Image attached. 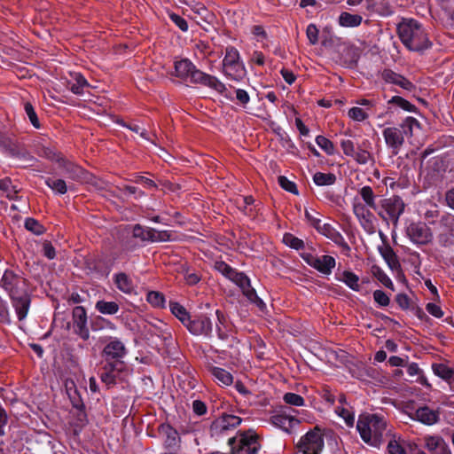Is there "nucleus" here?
Returning <instances> with one entry per match:
<instances>
[{
    "label": "nucleus",
    "instance_id": "obj_28",
    "mask_svg": "<svg viewBox=\"0 0 454 454\" xmlns=\"http://www.w3.org/2000/svg\"><path fill=\"white\" fill-rule=\"evenodd\" d=\"M380 254L392 270L401 268L398 257L389 245L380 247Z\"/></svg>",
    "mask_w": 454,
    "mask_h": 454
},
{
    "label": "nucleus",
    "instance_id": "obj_15",
    "mask_svg": "<svg viewBox=\"0 0 454 454\" xmlns=\"http://www.w3.org/2000/svg\"><path fill=\"white\" fill-rule=\"evenodd\" d=\"M189 79L192 83L201 84L216 91L219 88H222V82L217 77L204 73L198 69L196 66L193 67Z\"/></svg>",
    "mask_w": 454,
    "mask_h": 454
},
{
    "label": "nucleus",
    "instance_id": "obj_17",
    "mask_svg": "<svg viewBox=\"0 0 454 454\" xmlns=\"http://www.w3.org/2000/svg\"><path fill=\"white\" fill-rule=\"evenodd\" d=\"M9 296L18 319L20 321L24 320L27 317L30 308V296L27 294H23L20 296H16L14 294H10Z\"/></svg>",
    "mask_w": 454,
    "mask_h": 454
},
{
    "label": "nucleus",
    "instance_id": "obj_25",
    "mask_svg": "<svg viewBox=\"0 0 454 454\" xmlns=\"http://www.w3.org/2000/svg\"><path fill=\"white\" fill-rule=\"evenodd\" d=\"M195 65L188 59L175 62V75L182 80H187Z\"/></svg>",
    "mask_w": 454,
    "mask_h": 454
},
{
    "label": "nucleus",
    "instance_id": "obj_32",
    "mask_svg": "<svg viewBox=\"0 0 454 454\" xmlns=\"http://www.w3.org/2000/svg\"><path fill=\"white\" fill-rule=\"evenodd\" d=\"M67 396L72 403L73 408H74L78 411L77 416L79 420L82 421V419L86 417V412L85 404L83 403L81 391H73L72 394L69 393V395Z\"/></svg>",
    "mask_w": 454,
    "mask_h": 454
},
{
    "label": "nucleus",
    "instance_id": "obj_9",
    "mask_svg": "<svg viewBox=\"0 0 454 454\" xmlns=\"http://www.w3.org/2000/svg\"><path fill=\"white\" fill-rule=\"evenodd\" d=\"M73 331L82 340L90 339L87 311L83 306L77 305L72 311Z\"/></svg>",
    "mask_w": 454,
    "mask_h": 454
},
{
    "label": "nucleus",
    "instance_id": "obj_33",
    "mask_svg": "<svg viewBox=\"0 0 454 454\" xmlns=\"http://www.w3.org/2000/svg\"><path fill=\"white\" fill-rule=\"evenodd\" d=\"M215 315L217 317V322L215 324L217 336L220 340H226L229 338V333H228V330H227V325H226V322H227L226 316L220 309L215 310Z\"/></svg>",
    "mask_w": 454,
    "mask_h": 454
},
{
    "label": "nucleus",
    "instance_id": "obj_23",
    "mask_svg": "<svg viewBox=\"0 0 454 454\" xmlns=\"http://www.w3.org/2000/svg\"><path fill=\"white\" fill-rule=\"evenodd\" d=\"M356 426H387L384 417L378 413L362 412Z\"/></svg>",
    "mask_w": 454,
    "mask_h": 454
},
{
    "label": "nucleus",
    "instance_id": "obj_24",
    "mask_svg": "<svg viewBox=\"0 0 454 454\" xmlns=\"http://www.w3.org/2000/svg\"><path fill=\"white\" fill-rule=\"evenodd\" d=\"M365 207H369L376 212L378 210L379 203L376 202L378 196L375 194L373 189L369 185H364L358 191Z\"/></svg>",
    "mask_w": 454,
    "mask_h": 454
},
{
    "label": "nucleus",
    "instance_id": "obj_61",
    "mask_svg": "<svg viewBox=\"0 0 454 454\" xmlns=\"http://www.w3.org/2000/svg\"><path fill=\"white\" fill-rule=\"evenodd\" d=\"M352 158L359 164H367L372 160L371 153L365 150L358 148V150L355 152V155Z\"/></svg>",
    "mask_w": 454,
    "mask_h": 454
},
{
    "label": "nucleus",
    "instance_id": "obj_50",
    "mask_svg": "<svg viewBox=\"0 0 454 454\" xmlns=\"http://www.w3.org/2000/svg\"><path fill=\"white\" fill-rule=\"evenodd\" d=\"M24 111L26 114L27 115L30 123L33 125L35 129L41 128V123L38 119L37 114L35 113V110L33 106V105L30 102H25L24 103Z\"/></svg>",
    "mask_w": 454,
    "mask_h": 454
},
{
    "label": "nucleus",
    "instance_id": "obj_10",
    "mask_svg": "<svg viewBox=\"0 0 454 454\" xmlns=\"http://www.w3.org/2000/svg\"><path fill=\"white\" fill-rule=\"evenodd\" d=\"M114 265V261L106 256L90 257L85 261V269L97 278H106Z\"/></svg>",
    "mask_w": 454,
    "mask_h": 454
},
{
    "label": "nucleus",
    "instance_id": "obj_30",
    "mask_svg": "<svg viewBox=\"0 0 454 454\" xmlns=\"http://www.w3.org/2000/svg\"><path fill=\"white\" fill-rule=\"evenodd\" d=\"M154 232V228L145 227L139 223L135 224L132 229L133 238L138 239L143 242H152Z\"/></svg>",
    "mask_w": 454,
    "mask_h": 454
},
{
    "label": "nucleus",
    "instance_id": "obj_8",
    "mask_svg": "<svg viewBox=\"0 0 454 454\" xmlns=\"http://www.w3.org/2000/svg\"><path fill=\"white\" fill-rule=\"evenodd\" d=\"M301 257L308 265L323 275H330L336 266V260L331 255L317 256L310 253H302Z\"/></svg>",
    "mask_w": 454,
    "mask_h": 454
},
{
    "label": "nucleus",
    "instance_id": "obj_26",
    "mask_svg": "<svg viewBox=\"0 0 454 454\" xmlns=\"http://www.w3.org/2000/svg\"><path fill=\"white\" fill-rule=\"evenodd\" d=\"M255 200L253 196H243L241 201L237 200V207L247 216H255L256 206L254 205Z\"/></svg>",
    "mask_w": 454,
    "mask_h": 454
},
{
    "label": "nucleus",
    "instance_id": "obj_22",
    "mask_svg": "<svg viewBox=\"0 0 454 454\" xmlns=\"http://www.w3.org/2000/svg\"><path fill=\"white\" fill-rule=\"evenodd\" d=\"M432 371L434 375L447 381L450 387L452 388V384H454V370L452 368L442 363H434Z\"/></svg>",
    "mask_w": 454,
    "mask_h": 454
},
{
    "label": "nucleus",
    "instance_id": "obj_44",
    "mask_svg": "<svg viewBox=\"0 0 454 454\" xmlns=\"http://www.w3.org/2000/svg\"><path fill=\"white\" fill-rule=\"evenodd\" d=\"M241 422L242 419L240 417L223 412L220 419L214 421L211 426H239Z\"/></svg>",
    "mask_w": 454,
    "mask_h": 454
},
{
    "label": "nucleus",
    "instance_id": "obj_35",
    "mask_svg": "<svg viewBox=\"0 0 454 454\" xmlns=\"http://www.w3.org/2000/svg\"><path fill=\"white\" fill-rule=\"evenodd\" d=\"M339 281L343 282L351 290L360 291L359 277L350 270H344L340 278H336Z\"/></svg>",
    "mask_w": 454,
    "mask_h": 454
},
{
    "label": "nucleus",
    "instance_id": "obj_47",
    "mask_svg": "<svg viewBox=\"0 0 454 454\" xmlns=\"http://www.w3.org/2000/svg\"><path fill=\"white\" fill-rule=\"evenodd\" d=\"M372 273L374 277L387 288L395 291V286L390 278L380 267H374Z\"/></svg>",
    "mask_w": 454,
    "mask_h": 454
},
{
    "label": "nucleus",
    "instance_id": "obj_11",
    "mask_svg": "<svg viewBox=\"0 0 454 454\" xmlns=\"http://www.w3.org/2000/svg\"><path fill=\"white\" fill-rule=\"evenodd\" d=\"M406 234L417 245H427L433 239L430 228L423 222L411 223L406 228Z\"/></svg>",
    "mask_w": 454,
    "mask_h": 454
},
{
    "label": "nucleus",
    "instance_id": "obj_13",
    "mask_svg": "<svg viewBox=\"0 0 454 454\" xmlns=\"http://www.w3.org/2000/svg\"><path fill=\"white\" fill-rule=\"evenodd\" d=\"M230 89H232L233 92L229 90L223 82H222V88H219L217 92L229 101L236 104L243 109H247V106L250 102V96L248 92L246 90L235 88L231 85H230Z\"/></svg>",
    "mask_w": 454,
    "mask_h": 454
},
{
    "label": "nucleus",
    "instance_id": "obj_3",
    "mask_svg": "<svg viewBox=\"0 0 454 454\" xmlns=\"http://www.w3.org/2000/svg\"><path fill=\"white\" fill-rule=\"evenodd\" d=\"M404 208L405 203L403 199L400 196L393 195L390 198L380 200L376 213L387 225L391 223L396 227Z\"/></svg>",
    "mask_w": 454,
    "mask_h": 454
},
{
    "label": "nucleus",
    "instance_id": "obj_20",
    "mask_svg": "<svg viewBox=\"0 0 454 454\" xmlns=\"http://www.w3.org/2000/svg\"><path fill=\"white\" fill-rule=\"evenodd\" d=\"M381 78L386 82L400 86L408 91H411L415 89L414 84L410 80L391 69H384L381 73Z\"/></svg>",
    "mask_w": 454,
    "mask_h": 454
},
{
    "label": "nucleus",
    "instance_id": "obj_46",
    "mask_svg": "<svg viewBox=\"0 0 454 454\" xmlns=\"http://www.w3.org/2000/svg\"><path fill=\"white\" fill-rule=\"evenodd\" d=\"M24 226L26 230L32 232L35 235H42L45 232V228L35 218L27 217L25 219Z\"/></svg>",
    "mask_w": 454,
    "mask_h": 454
},
{
    "label": "nucleus",
    "instance_id": "obj_1",
    "mask_svg": "<svg viewBox=\"0 0 454 454\" xmlns=\"http://www.w3.org/2000/svg\"><path fill=\"white\" fill-rule=\"evenodd\" d=\"M402 43L411 51L422 52L432 47L424 26L415 19L403 18L396 27Z\"/></svg>",
    "mask_w": 454,
    "mask_h": 454
},
{
    "label": "nucleus",
    "instance_id": "obj_62",
    "mask_svg": "<svg viewBox=\"0 0 454 454\" xmlns=\"http://www.w3.org/2000/svg\"><path fill=\"white\" fill-rule=\"evenodd\" d=\"M395 301L399 308L403 310H408L411 308V300L410 297L403 293L395 295Z\"/></svg>",
    "mask_w": 454,
    "mask_h": 454
},
{
    "label": "nucleus",
    "instance_id": "obj_16",
    "mask_svg": "<svg viewBox=\"0 0 454 454\" xmlns=\"http://www.w3.org/2000/svg\"><path fill=\"white\" fill-rule=\"evenodd\" d=\"M382 135L387 145L392 150V153L396 155L404 143V136L402 130L395 127L386 128Z\"/></svg>",
    "mask_w": 454,
    "mask_h": 454
},
{
    "label": "nucleus",
    "instance_id": "obj_27",
    "mask_svg": "<svg viewBox=\"0 0 454 454\" xmlns=\"http://www.w3.org/2000/svg\"><path fill=\"white\" fill-rule=\"evenodd\" d=\"M90 84L86 78L80 73H76L74 75V81H68L67 87L75 95H82L84 88L89 87Z\"/></svg>",
    "mask_w": 454,
    "mask_h": 454
},
{
    "label": "nucleus",
    "instance_id": "obj_53",
    "mask_svg": "<svg viewBox=\"0 0 454 454\" xmlns=\"http://www.w3.org/2000/svg\"><path fill=\"white\" fill-rule=\"evenodd\" d=\"M335 412L339 417H340L344 419L347 426H354V422H355L354 411H351L348 409L342 407V406H337L335 408Z\"/></svg>",
    "mask_w": 454,
    "mask_h": 454
},
{
    "label": "nucleus",
    "instance_id": "obj_21",
    "mask_svg": "<svg viewBox=\"0 0 454 454\" xmlns=\"http://www.w3.org/2000/svg\"><path fill=\"white\" fill-rule=\"evenodd\" d=\"M114 282L117 289L126 294L135 293V286L132 279L125 272H118L114 275Z\"/></svg>",
    "mask_w": 454,
    "mask_h": 454
},
{
    "label": "nucleus",
    "instance_id": "obj_48",
    "mask_svg": "<svg viewBox=\"0 0 454 454\" xmlns=\"http://www.w3.org/2000/svg\"><path fill=\"white\" fill-rule=\"evenodd\" d=\"M316 143L327 155H333L335 153L333 143L325 137L318 135L316 137Z\"/></svg>",
    "mask_w": 454,
    "mask_h": 454
},
{
    "label": "nucleus",
    "instance_id": "obj_31",
    "mask_svg": "<svg viewBox=\"0 0 454 454\" xmlns=\"http://www.w3.org/2000/svg\"><path fill=\"white\" fill-rule=\"evenodd\" d=\"M159 430L166 437L165 445L167 448L172 449L179 444L180 436L176 427H159Z\"/></svg>",
    "mask_w": 454,
    "mask_h": 454
},
{
    "label": "nucleus",
    "instance_id": "obj_45",
    "mask_svg": "<svg viewBox=\"0 0 454 454\" xmlns=\"http://www.w3.org/2000/svg\"><path fill=\"white\" fill-rule=\"evenodd\" d=\"M439 225L444 232L454 237V215L451 214H444L441 216Z\"/></svg>",
    "mask_w": 454,
    "mask_h": 454
},
{
    "label": "nucleus",
    "instance_id": "obj_40",
    "mask_svg": "<svg viewBox=\"0 0 454 454\" xmlns=\"http://www.w3.org/2000/svg\"><path fill=\"white\" fill-rule=\"evenodd\" d=\"M17 279V275L12 270H5L1 281V286L10 294H14V286Z\"/></svg>",
    "mask_w": 454,
    "mask_h": 454
},
{
    "label": "nucleus",
    "instance_id": "obj_64",
    "mask_svg": "<svg viewBox=\"0 0 454 454\" xmlns=\"http://www.w3.org/2000/svg\"><path fill=\"white\" fill-rule=\"evenodd\" d=\"M318 29L316 25L309 24L306 29V35L309 41V43L315 45L318 42Z\"/></svg>",
    "mask_w": 454,
    "mask_h": 454
},
{
    "label": "nucleus",
    "instance_id": "obj_5",
    "mask_svg": "<svg viewBox=\"0 0 454 454\" xmlns=\"http://www.w3.org/2000/svg\"><path fill=\"white\" fill-rule=\"evenodd\" d=\"M305 218L308 223L314 227L318 233L324 235L327 239H331L337 246H339L343 251L348 253L350 251V247L348 242L345 240L342 234L337 231L333 225L330 223H322L321 220L316 216H314L310 211L305 209Z\"/></svg>",
    "mask_w": 454,
    "mask_h": 454
},
{
    "label": "nucleus",
    "instance_id": "obj_19",
    "mask_svg": "<svg viewBox=\"0 0 454 454\" xmlns=\"http://www.w3.org/2000/svg\"><path fill=\"white\" fill-rule=\"evenodd\" d=\"M440 412L438 409L434 410L427 405H424L417 409L412 419L424 425L433 426L438 422Z\"/></svg>",
    "mask_w": 454,
    "mask_h": 454
},
{
    "label": "nucleus",
    "instance_id": "obj_4",
    "mask_svg": "<svg viewBox=\"0 0 454 454\" xmlns=\"http://www.w3.org/2000/svg\"><path fill=\"white\" fill-rule=\"evenodd\" d=\"M332 430L313 427L302 436L296 447L303 454H319L324 448V437L331 436Z\"/></svg>",
    "mask_w": 454,
    "mask_h": 454
},
{
    "label": "nucleus",
    "instance_id": "obj_34",
    "mask_svg": "<svg viewBox=\"0 0 454 454\" xmlns=\"http://www.w3.org/2000/svg\"><path fill=\"white\" fill-rule=\"evenodd\" d=\"M363 18L359 14H352L347 12L340 13L339 24L345 27H356L362 23Z\"/></svg>",
    "mask_w": 454,
    "mask_h": 454
},
{
    "label": "nucleus",
    "instance_id": "obj_41",
    "mask_svg": "<svg viewBox=\"0 0 454 454\" xmlns=\"http://www.w3.org/2000/svg\"><path fill=\"white\" fill-rule=\"evenodd\" d=\"M146 301L156 309L165 308L166 299L162 293L158 291H149L146 294Z\"/></svg>",
    "mask_w": 454,
    "mask_h": 454
},
{
    "label": "nucleus",
    "instance_id": "obj_14",
    "mask_svg": "<svg viewBox=\"0 0 454 454\" xmlns=\"http://www.w3.org/2000/svg\"><path fill=\"white\" fill-rule=\"evenodd\" d=\"M353 213L357 218L362 228L369 234L375 232V216L371 208L365 207L362 203H354Z\"/></svg>",
    "mask_w": 454,
    "mask_h": 454
},
{
    "label": "nucleus",
    "instance_id": "obj_36",
    "mask_svg": "<svg viewBox=\"0 0 454 454\" xmlns=\"http://www.w3.org/2000/svg\"><path fill=\"white\" fill-rule=\"evenodd\" d=\"M44 184L58 195H64L68 190V186L64 179L46 177Z\"/></svg>",
    "mask_w": 454,
    "mask_h": 454
},
{
    "label": "nucleus",
    "instance_id": "obj_39",
    "mask_svg": "<svg viewBox=\"0 0 454 454\" xmlns=\"http://www.w3.org/2000/svg\"><path fill=\"white\" fill-rule=\"evenodd\" d=\"M211 374L222 385L230 386L233 383V376L223 368L213 366L210 369Z\"/></svg>",
    "mask_w": 454,
    "mask_h": 454
},
{
    "label": "nucleus",
    "instance_id": "obj_60",
    "mask_svg": "<svg viewBox=\"0 0 454 454\" xmlns=\"http://www.w3.org/2000/svg\"><path fill=\"white\" fill-rule=\"evenodd\" d=\"M169 20L179 27V29L183 32H187L189 29V25L187 20L181 17L180 15L175 13V12H169L168 13Z\"/></svg>",
    "mask_w": 454,
    "mask_h": 454
},
{
    "label": "nucleus",
    "instance_id": "obj_7",
    "mask_svg": "<svg viewBox=\"0 0 454 454\" xmlns=\"http://www.w3.org/2000/svg\"><path fill=\"white\" fill-rule=\"evenodd\" d=\"M128 354V349L119 338L108 337L102 349V360L113 362H124V358Z\"/></svg>",
    "mask_w": 454,
    "mask_h": 454
},
{
    "label": "nucleus",
    "instance_id": "obj_51",
    "mask_svg": "<svg viewBox=\"0 0 454 454\" xmlns=\"http://www.w3.org/2000/svg\"><path fill=\"white\" fill-rule=\"evenodd\" d=\"M278 183L279 186L285 191L294 195H297L299 193L296 184L289 180L286 176H279L278 177Z\"/></svg>",
    "mask_w": 454,
    "mask_h": 454
},
{
    "label": "nucleus",
    "instance_id": "obj_42",
    "mask_svg": "<svg viewBox=\"0 0 454 454\" xmlns=\"http://www.w3.org/2000/svg\"><path fill=\"white\" fill-rule=\"evenodd\" d=\"M313 181L318 186L332 185L336 182V176L333 173L317 172L313 176Z\"/></svg>",
    "mask_w": 454,
    "mask_h": 454
},
{
    "label": "nucleus",
    "instance_id": "obj_55",
    "mask_svg": "<svg viewBox=\"0 0 454 454\" xmlns=\"http://www.w3.org/2000/svg\"><path fill=\"white\" fill-rule=\"evenodd\" d=\"M283 400L286 403L297 407L303 406L305 403V400L301 395L292 392L286 393Z\"/></svg>",
    "mask_w": 454,
    "mask_h": 454
},
{
    "label": "nucleus",
    "instance_id": "obj_58",
    "mask_svg": "<svg viewBox=\"0 0 454 454\" xmlns=\"http://www.w3.org/2000/svg\"><path fill=\"white\" fill-rule=\"evenodd\" d=\"M373 300L379 307H387L390 303L389 296L382 290L377 289L373 292Z\"/></svg>",
    "mask_w": 454,
    "mask_h": 454
},
{
    "label": "nucleus",
    "instance_id": "obj_59",
    "mask_svg": "<svg viewBox=\"0 0 454 454\" xmlns=\"http://www.w3.org/2000/svg\"><path fill=\"white\" fill-rule=\"evenodd\" d=\"M215 268L217 271L222 273L229 280L236 270V269L232 268L231 265H229L223 261L216 262Z\"/></svg>",
    "mask_w": 454,
    "mask_h": 454
},
{
    "label": "nucleus",
    "instance_id": "obj_18",
    "mask_svg": "<svg viewBox=\"0 0 454 454\" xmlns=\"http://www.w3.org/2000/svg\"><path fill=\"white\" fill-rule=\"evenodd\" d=\"M361 438L367 444L379 447L383 442V427H356Z\"/></svg>",
    "mask_w": 454,
    "mask_h": 454
},
{
    "label": "nucleus",
    "instance_id": "obj_6",
    "mask_svg": "<svg viewBox=\"0 0 454 454\" xmlns=\"http://www.w3.org/2000/svg\"><path fill=\"white\" fill-rule=\"evenodd\" d=\"M184 327L194 336L212 337L213 323L207 314L192 315Z\"/></svg>",
    "mask_w": 454,
    "mask_h": 454
},
{
    "label": "nucleus",
    "instance_id": "obj_37",
    "mask_svg": "<svg viewBox=\"0 0 454 454\" xmlns=\"http://www.w3.org/2000/svg\"><path fill=\"white\" fill-rule=\"evenodd\" d=\"M169 309L171 313L180 320L184 326H185L192 316L187 309L176 301H170Z\"/></svg>",
    "mask_w": 454,
    "mask_h": 454
},
{
    "label": "nucleus",
    "instance_id": "obj_52",
    "mask_svg": "<svg viewBox=\"0 0 454 454\" xmlns=\"http://www.w3.org/2000/svg\"><path fill=\"white\" fill-rule=\"evenodd\" d=\"M415 126L419 127V121L416 118L411 116L406 117L400 125L403 136H411L413 127Z\"/></svg>",
    "mask_w": 454,
    "mask_h": 454
},
{
    "label": "nucleus",
    "instance_id": "obj_54",
    "mask_svg": "<svg viewBox=\"0 0 454 454\" xmlns=\"http://www.w3.org/2000/svg\"><path fill=\"white\" fill-rule=\"evenodd\" d=\"M444 442L445 441L442 436H426L425 447L432 454L436 449H439Z\"/></svg>",
    "mask_w": 454,
    "mask_h": 454
},
{
    "label": "nucleus",
    "instance_id": "obj_56",
    "mask_svg": "<svg viewBox=\"0 0 454 454\" xmlns=\"http://www.w3.org/2000/svg\"><path fill=\"white\" fill-rule=\"evenodd\" d=\"M40 156L44 157L51 161H55L58 164L63 159L61 153L57 152L50 147H43L41 149Z\"/></svg>",
    "mask_w": 454,
    "mask_h": 454
},
{
    "label": "nucleus",
    "instance_id": "obj_29",
    "mask_svg": "<svg viewBox=\"0 0 454 454\" xmlns=\"http://www.w3.org/2000/svg\"><path fill=\"white\" fill-rule=\"evenodd\" d=\"M126 369L125 362H113L102 360V366L100 371L106 372L109 375L115 376L118 379L121 372Z\"/></svg>",
    "mask_w": 454,
    "mask_h": 454
},
{
    "label": "nucleus",
    "instance_id": "obj_38",
    "mask_svg": "<svg viewBox=\"0 0 454 454\" xmlns=\"http://www.w3.org/2000/svg\"><path fill=\"white\" fill-rule=\"evenodd\" d=\"M95 309L103 315H114L119 312L120 306L115 301L99 300L96 302Z\"/></svg>",
    "mask_w": 454,
    "mask_h": 454
},
{
    "label": "nucleus",
    "instance_id": "obj_57",
    "mask_svg": "<svg viewBox=\"0 0 454 454\" xmlns=\"http://www.w3.org/2000/svg\"><path fill=\"white\" fill-rule=\"evenodd\" d=\"M102 328H107L110 330H115L116 325L112 321L103 317H97L95 321L92 323V329L98 330Z\"/></svg>",
    "mask_w": 454,
    "mask_h": 454
},
{
    "label": "nucleus",
    "instance_id": "obj_43",
    "mask_svg": "<svg viewBox=\"0 0 454 454\" xmlns=\"http://www.w3.org/2000/svg\"><path fill=\"white\" fill-rule=\"evenodd\" d=\"M387 103L389 105H395L402 108L403 110L409 113H416L418 110L415 105L411 104V102H409L408 100L404 99L400 96L392 97Z\"/></svg>",
    "mask_w": 454,
    "mask_h": 454
},
{
    "label": "nucleus",
    "instance_id": "obj_2",
    "mask_svg": "<svg viewBox=\"0 0 454 454\" xmlns=\"http://www.w3.org/2000/svg\"><path fill=\"white\" fill-rule=\"evenodd\" d=\"M222 72L228 79L240 82L247 74V69L239 51L232 45H228L225 48V55L222 61Z\"/></svg>",
    "mask_w": 454,
    "mask_h": 454
},
{
    "label": "nucleus",
    "instance_id": "obj_12",
    "mask_svg": "<svg viewBox=\"0 0 454 454\" xmlns=\"http://www.w3.org/2000/svg\"><path fill=\"white\" fill-rule=\"evenodd\" d=\"M59 168L67 178L74 182L83 183L90 180V174L86 169L66 157L59 161Z\"/></svg>",
    "mask_w": 454,
    "mask_h": 454
},
{
    "label": "nucleus",
    "instance_id": "obj_49",
    "mask_svg": "<svg viewBox=\"0 0 454 454\" xmlns=\"http://www.w3.org/2000/svg\"><path fill=\"white\" fill-rule=\"evenodd\" d=\"M284 243L295 250H302L305 247L304 241L291 233H286L283 237Z\"/></svg>",
    "mask_w": 454,
    "mask_h": 454
},
{
    "label": "nucleus",
    "instance_id": "obj_63",
    "mask_svg": "<svg viewBox=\"0 0 454 454\" xmlns=\"http://www.w3.org/2000/svg\"><path fill=\"white\" fill-rule=\"evenodd\" d=\"M348 117L356 121H364L368 115L360 107L354 106L348 110Z\"/></svg>",
    "mask_w": 454,
    "mask_h": 454
}]
</instances>
